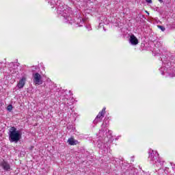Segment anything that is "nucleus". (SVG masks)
Returning a JSON list of instances; mask_svg holds the SVG:
<instances>
[{
	"instance_id": "5",
	"label": "nucleus",
	"mask_w": 175,
	"mask_h": 175,
	"mask_svg": "<svg viewBox=\"0 0 175 175\" xmlns=\"http://www.w3.org/2000/svg\"><path fill=\"white\" fill-rule=\"evenodd\" d=\"M0 166H2L3 170L8 171L10 169V164H9V163L5 160H3V161L0 163Z\"/></svg>"
},
{
	"instance_id": "4",
	"label": "nucleus",
	"mask_w": 175,
	"mask_h": 175,
	"mask_svg": "<svg viewBox=\"0 0 175 175\" xmlns=\"http://www.w3.org/2000/svg\"><path fill=\"white\" fill-rule=\"evenodd\" d=\"M26 81H27V78L24 77H22V79L18 81L17 84L18 88H19V90H21V88H24Z\"/></svg>"
},
{
	"instance_id": "2",
	"label": "nucleus",
	"mask_w": 175,
	"mask_h": 175,
	"mask_svg": "<svg viewBox=\"0 0 175 175\" xmlns=\"http://www.w3.org/2000/svg\"><path fill=\"white\" fill-rule=\"evenodd\" d=\"M33 81L36 85H40V84H43V81L42 80V75H40V74L36 72L33 74Z\"/></svg>"
},
{
	"instance_id": "3",
	"label": "nucleus",
	"mask_w": 175,
	"mask_h": 175,
	"mask_svg": "<svg viewBox=\"0 0 175 175\" xmlns=\"http://www.w3.org/2000/svg\"><path fill=\"white\" fill-rule=\"evenodd\" d=\"M105 114H106V107L103 108L102 111L98 113L95 120L100 121L105 117Z\"/></svg>"
},
{
	"instance_id": "13",
	"label": "nucleus",
	"mask_w": 175,
	"mask_h": 175,
	"mask_svg": "<svg viewBox=\"0 0 175 175\" xmlns=\"http://www.w3.org/2000/svg\"><path fill=\"white\" fill-rule=\"evenodd\" d=\"M146 13H147L148 14H149L148 11H146Z\"/></svg>"
},
{
	"instance_id": "9",
	"label": "nucleus",
	"mask_w": 175,
	"mask_h": 175,
	"mask_svg": "<svg viewBox=\"0 0 175 175\" xmlns=\"http://www.w3.org/2000/svg\"><path fill=\"white\" fill-rule=\"evenodd\" d=\"M7 110H8V111H12V110H13V105H9L7 107Z\"/></svg>"
},
{
	"instance_id": "10",
	"label": "nucleus",
	"mask_w": 175,
	"mask_h": 175,
	"mask_svg": "<svg viewBox=\"0 0 175 175\" xmlns=\"http://www.w3.org/2000/svg\"><path fill=\"white\" fill-rule=\"evenodd\" d=\"M157 27L159 28V29H161V31H163V32L165 31V29H165V27H163V26H162V25H157Z\"/></svg>"
},
{
	"instance_id": "1",
	"label": "nucleus",
	"mask_w": 175,
	"mask_h": 175,
	"mask_svg": "<svg viewBox=\"0 0 175 175\" xmlns=\"http://www.w3.org/2000/svg\"><path fill=\"white\" fill-rule=\"evenodd\" d=\"M9 137L10 142L17 143L21 139V133L16 127L12 126L10 131Z\"/></svg>"
},
{
	"instance_id": "6",
	"label": "nucleus",
	"mask_w": 175,
	"mask_h": 175,
	"mask_svg": "<svg viewBox=\"0 0 175 175\" xmlns=\"http://www.w3.org/2000/svg\"><path fill=\"white\" fill-rule=\"evenodd\" d=\"M130 42L133 46H136V44H139V40H137V38L133 34L130 36Z\"/></svg>"
},
{
	"instance_id": "8",
	"label": "nucleus",
	"mask_w": 175,
	"mask_h": 175,
	"mask_svg": "<svg viewBox=\"0 0 175 175\" xmlns=\"http://www.w3.org/2000/svg\"><path fill=\"white\" fill-rule=\"evenodd\" d=\"M155 155H157V152L154 150L149 152V158H150L152 161H154V159H155Z\"/></svg>"
},
{
	"instance_id": "12",
	"label": "nucleus",
	"mask_w": 175,
	"mask_h": 175,
	"mask_svg": "<svg viewBox=\"0 0 175 175\" xmlns=\"http://www.w3.org/2000/svg\"><path fill=\"white\" fill-rule=\"evenodd\" d=\"M159 2L161 3H162V2H163L162 0H159Z\"/></svg>"
},
{
	"instance_id": "7",
	"label": "nucleus",
	"mask_w": 175,
	"mask_h": 175,
	"mask_svg": "<svg viewBox=\"0 0 175 175\" xmlns=\"http://www.w3.org/2000/svg\"><path fill=\"white\" fill-rule=\"evenodd\" d=\"M68 143L70 144V146H76L79 143V142L73 137H70L68 139Z\"/></svg>"
},
{
	"instance_id": "11",
	"label": "nucleus",
	"mask_w": 175,
	"mask_h": 175,
	"mask_svg": "<svg viewBox=\"0 0 175 175\" xmlns=\"http://www.w3.org/2000/svg\"><path fill=\"white\" fill-rule=\"evenodd\" d=\"M148 3H152V0H146Z\"/></svg>"
}]
</instances>
